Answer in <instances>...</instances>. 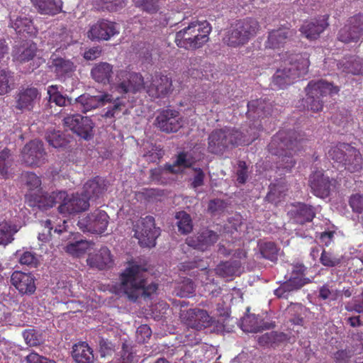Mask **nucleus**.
Masks as SVG:
<instances>
[{"instance_id":"nucleus-1","label":"nucleus","mask_w":363,"mask_h":363,"mask_svg":"<svg viewBox=\"0 0 363 363\" xmlns=\"http://www.w3.org/2000/svg\"><path fill=\"white\" fill-rule=\"evenodd\" d=\"M114 88L121 94L130 92L135 94L145 89L152 99H162L172 92V81L167 75L160 72L152 77L149 84H145L140 73L125 69L116 72Z\"/></svg>"},{"instance_id":"nucleus-2","label":"nucleus","mask_w":363,"mask_h":363,"mask_svg":"<svg viewBox=\"0 0 363 363\" xmlns=\"http://www.w3.org/2000/svg\"><path fill=\"white\" fill-rule=\"evenodd\" d=\"M301 134L294 130H280L268 145L270 153L279 157L277 167L284 173L290 172L296 164L293 156L303 141Z\"/></svg>"},{"instance_id":"nucleus-3","label":"nucleus","mask_w":363,"mask_h":363,"mask_svg":"<svg viewBox=\"0 0 363 363\" xmlns=\"http://www.w3.org/2000/svg\"><path fill=\"white\" fill-rule=\"evenodd\" d=\"M257 137L256 132L252 135H244L240 130L224 127L213 130L208 138V151L214 155H222L230 149L239 145H250Z\"/></svg>"},{"instance_id":"nucleus-4","label":"nucleus","mask_w":363,"mask_h":363,"mask_svg":"<svg viewBox=\"0 0 363 363\" xmlns=\"http://www.w3.org/2000/svg\"><path fill=\"white\" fill-rule=\"evenodd\" d=\"M310 61L306 53L293 55L291 60L282 68L277 70L272 77L271 86L273 89H284L293 84L296 79L308 73Z\"/></svg>"},{"instance_id":"nucleus-5","label":"nucleus","mask_w":363,"mask_h":363,"mask_svg":"<svg viewBox=\"0 0 363 363\" xmlns=\"http://www.w3.org/2000/svg\"><path fill=\"white\" fill-rule=\"evenodd\" d=\"M211 32V26L208 21H192L176 33L174 42L179 48L194 50L209 40Z\"/></svg>"},{"instance_id":"nucleus-6","label":"nucleus","mask_w":363,"mask_h":363,"mask_svg":"<svg viewBox=\"0 0 363 363\" xmlns=\"http://www.w3.org/2000/svg\"><path fill=\"white\" fill-rule=\"evenodd\" d=\"M146 269L138 264H131L121 275V288L125 295H153L157 290V284L151 283L147 284V281L142 278L141 272Z\"/></svg>"},{"instance_id":"nucleus-7","label":"nucleus","mask_w":363,"mask_h":363,"mask_svg":"<svg viewBox=\"0 0 363 363\" xmlns=\"http://www.w3.org/2000/svg\"><path fill=\"white\" fill-rule=\"evenodd\" d=\"M260 29L259 23L253 18L236 21L226 32L223 40L229 47L238 48L246 45Z\"/></svg>"},{"instance_id":"nucleus-8","label":"nucleus","mask_w":363,"mask_h":363,"mask_svg":"<svg viewBox=\"0 0 363 363\" xmlns=\"http://www.w3.org/2000/svg\"><path fill=\"white\" fill-rule=\"evenodd\" d=\"M340 89L332 83L320 79L312 80L306 87V98L303 101L308 110L319 112L323 110L324 97L337 94Z\"/></svg>"},{"instance_id":"nucleus-9","label":"nucleus","mask_w":363,"mask_h":363,"mask_svg":"<svg viewBox=\"0 0 363 363\" xmlns=\"http://www.w3.org/2000/svg\"><path fill=\"white\" fill-rule=\"evenodd\" d=\"M134 237L141 247H152L160 235V228L155 225V218L146 216L140 218L133 225Z\"/></svg>"},{"instance_id":"nucleus-10","label":"nucleus","mask_w":363,"mask_h":363,"mask_svg":"<svg viewBox=\"0 0 363 363\" xmlns=\"http://www.w3.org/2000/svg\"><path fill=\"white\" fill-rule=\"evenodd\" d=\"M108 223V213L104 210L96 208L80 218L77 225L84 233L102 234L106 230Z\"/></svg>"},{"instance_id":"nucleus-11","label":"nucleus","mask_w":363,"mask_h":363,"mask_svg":"<svg viewBox=\"0 0 363 363\" xmlns=\"http://www.w3.org/2000/svg\"><path fill=\"white\" fill-rule=\"evenodd\" d=\"M65 196V191H53L51 194H48L43 191L41 189L35 193H26L25 201L30 207H37L40 210H46L52 208L56 203H60Z\"/></svg>"},{"instance_id":"nucleus-12","label":"nucleus","mask_w":363,"mask_h":363,"mask_svg":"<svg viewBox=\"0 0 363 363\" xmlns=\"http://www.w3.org/2000/svg\"><path fill=\"white\" fill-rule=\"evenodd\" d=\"M180 318L186 325L197 330L211 326L214 320L206 311L195 308L180 310Z\"/></svg>"},{"instance_id":"nucleus-13","label":"nucleus","mask_w":363,"mask_h":363,"mask_svg":"<svg viewBox=\"0 0 363 363\" xmlns=\"http://www.w3.org/2000/svg\"><path fill=\"white\" fill-rule=\"evenodd\" d=\"M63 125L78 136L88 140L93 135L92 120L79 113L69 115L64 118Z\"/></svg>"},{"instance_id":"nucleus-14","label":"nucleus","mask_w":363,"mask_h":363,"mask_svg":"<svg viewBox=\"0 0 363 363\" xmlns=\"http://www.w3.org/2000/svg\"><path fill=\"white\" fill-rule=\"evenodd\" d=\"M119 34L118 24L107 19H100L92 24L87 31V37L91 40H109Z\"/></svg>"},{"instance_id":"nucleus-15","label":"nucleus","mask_w":363,"mask_h":363,"mask_svg":"<svg viewBox=\"0 0 363 363\" xmlns=\"http://www.w3.org/2000/svg\"><path fill=\"white\" fill-rule=\"evenodd\" d=\"M40 99V93L37 88L21 87L15 96V108L21 113L30 111Z\"/></svg>"},{"instance_id":"nucleus-16","label":"nucleus","mask_w":363,"mask_h":363,"mask_svg":"<svg viewBox=\"0 0 363 363\" xmlns=\"http://www.w3.org/2000/svg\"><path fill=\"white\" fill-rule=\"evenodd\" d=\"M21 154L23 161L28 166H40L45 163L46 153L40 140H34L28 143Z\"/></svg>"},{"instance_id":"nucleus-17","label":"nucleus","mask_w":363,"mask_h":363,"mask_svg":"<svg viewBox=\"0 0 363 363\" xmlns=\"http://www.w3.org/2000/svg\"><path fill=\"white\" fill-rule=\"evenodd\" d=\"M328 14L306 21L299 28V31L306 38L310 40L318 39L329 26Z\"/></svg>"},{"instance_id":"nucleus-18","label":"nucleus","mask_w":363,"mask_h":363,"mask_svg":"<svg viewBox=\"0 0 363 363\" xmlns=\"http://www.w3.org/2000/svg\"><path fill=\"white\" fill-rule=\"evenodd\" d=\"M156 122L162 131L168 133L177 132L183 125L179 111L172 109L161 111L156 118Z\"/></svg>"},{"instance_id":"nucleus-19","label":"nucleus","mask_w":363,"mask_h":363,"mask_svg":"<svg viewBox=\"0 0 363 363\" xmlns=\"http://www.w3.org/2000/svg\"><path fill=\"white\" fill-rule=\"evenodd\" d=\"M287 215L293 223L304 225L313 220L316 216V209L313 206L297 202L291 204V208L288 211Z\"/></svg>"},{"instance_id":"nucleus-20","label":"nucleus","mask_w":363,"mask_h":363,"mask_svg":"<svg viewBox=\"0 0 363 363\" xmlns=\"http://www.w3.org/2000/svg\"><path fill=\"white\" fill-rule=\"evenodd\" d=\"M333 180L325 176L323 170L313 172L309 177V186L312 193L320 198H326L330 195Z\"/></svg>"},{"instance_id":"nucleus-21","label":"nucleus","mask_w":363,"mask_h":363,"mask_svg":"<svg viewBox=\"0 0 363 363\" xmlns=\"http://www.w3.org/2000/svg\"><path fill=\"white\" fill-rule=\"evenodd\" d=\"M218 240V235L213 230L208 228L203 229L196 235L189 236L186 239V243L194 249L201 251L207 250Z\"/></svg>"},{"instance_id":"nucleus-22","label":"nucleus","mask_w":363,"mask_h":363,"mask_svg":"<svg viewBox=\"0 0 363 363\" xmlns=\"http://www.w3.org/2000/svg\"><path fill=\"white\" fill-rule=\"evenodd\" d=\"M58 207L59 212L63 214H74L86 210L89 207V202L82 194L72 195L68 197L67 194L61 200Z\"/></svg>"},{"instance_id":"nucleus-23","label":"nucleus","mask_w":363,"mask_h":363,"mask_svg":"<svg viewBox=\"0 0 363 363\" xmlns=\"http://www.w3.org/2000/svg\"><path fill=\"white\" fill-rule=\"evenodd\" d=\"M112 100L113 96L108 93L99 96L84 94L76 99L75 106L81 111L86 113L99 106L104 105L106 102H111Z\"/></svg>"},{"instance_id":"nucleus-24","label":"nucleus","mask_w":363,"mask_h":363,"mask_svg":"<svg viewBox=\"0 0 363 363\" xmlns=\"http://www.w3.org/2000/svg\"><path fill=\"white\" fill-rule=\"evenodd\" d=\"M35 277L31 273L14 271L11 276V284L22 294H32L36 289Z\"/></svg>"},{"instance_id":"nucleus-25","label":"nucleus","mask_w":363,"mask_h":363,"mask_svg":"<svg viewBox=\"0 0 363 363\" xmlns=\"http://www.w3.org/2000/svg\"><path fill=\"white\" fill-rule=\"evenodd\" d=\"M293 31L286 27L281 26L277 29L272 30L268 33L265 47L270 49H279L285 45Z\"/></svg>"},{"instance_id":"nucleus-26","label":"nucleus","mask_w":363,"mask_h":363,"mask_svg":"<svg viewBox=\"0 0 363 363\" xmlns=\"http://www.w3.org/2000/svg\"><path fill=\"white\" fill-rule=\"evenodd\" d=\"M106 190V181L99 177H96L88 180L84 184L83 192L82 194L89 201L90 199L99 198L104 194Z\"/></svg>"},{"instance_id":"nucleus-27","label":"nucleus","mask_w":363,"mask_h":363,"mask_svg":"<svg viewBox=\"0 0 363 363\" xmlns=\"http://www.w3.org/2000/svg\"><path fill=\"white\" fill-rule=\"evenodd\" d=\"M88 264L99 270L109 268L113 264L111 251L106 247H101L97 252L89 255Z\"/></svg>"},{"instance_id":"nucleus-28","label":"nucleus","mask_w":363,"mask_h":363,"mask_svg":"<svg viewBox=\"0 0 363 363\" xmlns=\"http://www.w3.org/2000/svg\"><path fill=\"white\" fill-rule=\"evenodd\" d=\"M338 69L346 74L363 75V59L357 55L345 57L337 64Z\"/></svg>"},{"instance_id":"nucleus-29","label":"nucleus","mask_w":363,"mask_h":363,"mask_svg":"<svg viewBox=\"0 0 363 363\" xmlns=\"http://www.w3.org/2000/svg\"><path fill=\"white\" fill-rule=\"evenodd\" d=\"M195 163V160L192 155L186 151L179 152L176 155V159L173 164H165L167 169L172 174H178L182 169H188L192 167Z\"/></svg>"},{"instance_id":"nucleus-30","label":"nucleus","mask_w":363,"mask_h":363,"mask_svg":"<svg viewBox=\"0 0 363 363\" xmlns=\"http://www.w3.org/2000/svg\"><path fill=\"white\" fill-rule=\"evenodd\" d=\"M272 105L265 99L252 100L247 103L249 117L264 118L271 114Z\"/></svg>"},{"instance_id":"nucleus-31","label":"nucleus","mask_w":363,"mask_h":363,"mask_svg":"<svg viewBox=\"0 0 363 363\" xmlns=\"http://www.w3.org/2000/svg\"><path fill=\"white\" fill-rule=\"evenodd\" d=\"M286 341H291V336L278 331L268 332L257 337L258 343L264 347H276Z\"/></svg>"},{"instance_id":"nucleus-32","label":"nucleus","mask_w":363,"mask_h":363,"mask_svg":"<svg viewBox=\"0 0 363 363\" xmlns=\"http://www.w3.org/2000/svg\"><path fill=\"white\" fill-rule=\"evenodd\" d=\"M274 327L272 323H262L255 314L244 317L241 322V328L245 333H258L261 329H269Z\"/></svg>"},{"instance_id":"nucleus-33","label":"nucleus","mask_w":363,"mask_h":363,"mask_svg":"<svg viewBox=\"0 0 363 363\" xmlns=\"http://www.w3.org/2000/svg\"><path fill=\"white\" fill-rule=\"evenodd\" d=\"M72 356L77 363H92L94 359L92 349L85 342L73 346Z\"/></svg>"},{"instance_id":"nucleus-34","label":"nucleus","mask_w":363,"mask_h":363,"mask_svg":"<svg viewBox=\"0 0 363 363\" xmlns=\"http://www.w3.org/2000/svg\"><path fill=\"white\" fill-rule=\"evenodd\" d=\"M37 51V45L33 42H28L14 50L13 57L14 60L25 63L33 60L36 56Z\"/></svg>"},{"instance_id":"nucleus-35","label":"nucleus","mask_w":363,"mask_h":363,"mask_svg":"<svg viewBox=\"0 0 363 363\" xmlns=\"http://www.w3.org/2000/svg\"><path fill=\"white\" fill-rule=\"evenodd\" d=\"M112 74L113 66L108 62L96 64L91 70V75L94 81L103 84L110 82Z\"/></svg>"},{"instance_id":"nucleus-36","label":"nucleus","mask_w":363,"mask_h":363,"mask_svg":"<svg viewBox=\"0 0 363 363\" xmlns=\"http://www.w3.org/2000/svg\"><path fill=\"white\" fill-rule=\"evenodd\" d=\"M352 145L349 143H338L330 146L326 155L328 160L338 163L342 166L347 152L351 149Z\"/></svg>"},{"instance_id":"nucleus-37","label":"nucleus","mask_w":363,"mask_h":363,"mask_svg":"<svg viewBox=\"0 0 363 363\" xmlns=\"http://www.w3.org/2000/svg\"><path fill=\"white\" fill-rule=\"evenodd\" d=\"M342 167L350 172H359L363 167V158L358 149L352 146L345 157Z\"/></svg>"},{"instance_id":"nucleus-38","label":"nucleus","mask_w":363,"mask_h":363,"mask_svg":"<svg viewBox=\"0 0 363 363\" xmlns=\"http://www.w3.org/2000/svg\"><path fill=\"white\" fill-rule=\"evenodd\" d=\"M35 7L41 14L54 16L61 12V0H33Z\"/></svg>"},{"instance_id":"nucleus-39","label":"nucleus","mask_w":363,"mask_h":363,"mask_svg":"<svg viewBox=\"0 0 363 363\" xmlns=\"http://www.w3.org/2000/svg\"><path fill=\"white\" fill-rule=\"evenodd\" d=\"M241 262L238 260L221 262L215 269L219 277L227 278L238 276L240 274Z\"/></svg>"},{"instance_id":"nucleus-40","label":"nucleus","mask_w":363,"mask_h":363,"mask_svg":"<svg viewBox=\"0 0 363 363\" xmlns=\"http://www.w3.org/2000/svg\"><path fill=\"white\" fill-rule=\"evenodd\" d=\"M52 67L54 69V72L56 75L59 77H63L67 75L71 74L75 69L74 63L67 59L55 57L52 55L51 57Z\"/></svg>"},{"instance_id":"nucleus-41","label":"nucleus","mask_w":363,"mask_h":363,"mask_svg":"<svg viewBox=\"0 0 363 363\" xmlns=\"http://www.w3.org/2000/svg\"><path fill=\"white\" fill-rule=\"evenodd\" d=\"M14 160L10 149L4 147L0 151V177L8 179L12 174Z\"/></svg>"},{"instance_id":"nucleus-42","label":"nucleus","mask_w":363,"mask_h":363,"mask_svg":"<svg viewBox=\"0 0 363 363\" xmlns=\"http://www.w3.org/2000/svg\"><path fill=\"white\" fill-rule=\"evenodd\" d=\"M10 24L18 33L35 35L37 33L33 21L27 16H18L14 21H11Z\"/></svg>"},{"instance_id":"nucleus-43","label":"nucleus","mask_w":363,"mask_h":363,"mask_svg":"<svg viewBox=\"0 0 363 363\" xmlns=\"http://www.w3.org/2000/svg\"><path fill=\"white\" fill-rule=\"evenodd\" d=\"M337 38L343 43L349 44L358 43L362 37L345 22L338 30Z\"/></svg>"},{"instance_id":"nucleus-44","label":"nucleus","mask_w":363,"mask_h":363,"mask_svg":"<svg viewBox=\"0 0 363 363\" xmlns=\"http://www.w3.org/2000/svg\"><path fill=\"white\" fill-rule=\"evenodd\" d=\"M305 284L303 279L298 277L290 278L274 291V295H284L301 288Z\"/></svg>"},{"instance_id":"nucleus-45","label":"nucleus","mask_w":363,"mask_h":363,"mask_svg":"<svg viewBox=\"0 0 363 363\" xmlns=\"http://www.w3.org/2000/svg\"><path fill=\"white\" fill-rule=\"evenodd\" d=\"M175 218L177 220V225L181 234L186 235L192 231L193 223L189 214L185 211H179L176 213Z\"/></svg>"},{"instance_id":"nucleus-46","label":"nucleus","mask_w":363,"mask_h":363,"mask_svg":"<svg viewBox=\"0 0 363 363\" xmlns=\"http://www.w3.org/2000/svg\"><path fill=\"white\" fill-rule=\"evenodd\" d=\"M110 103H112V105L108 107L106 112L103 116L106 118H115L126 110L123 97L114 98L113 96V100Z\"/></svg>"},{"instance_id":"nucleus-47","label":"nucleus","mask_w":363,"mask_h":363,"mask_svg":"<svg viewBox=\"0 0 363 363\" xmlns=\"http://www.w3.org/2000/svg\"><path fill=\"white\" fill-rule=\"evenodd\" d=\"M91 242L85 240H80L68 244L66 246V252L72 256L79 257L84 255L90 247Z\"/></svg>"},{"instance_id":"nucleus-48","label":"nucleus","mask_w":363,"mask_h":363,"mask_svg":"<svg viewBox=\"0 0 363 363\" xmlns=\"http://www.w3.org/2000/svg\"><path fill=\"white\" fill-rule=\"evenodd\" d=\"M259 251L262 257L270 261L277 259L278 248L274 242H265L259 245Z\"/></svg>"},{"instance_id":"nucleus-49","label":"nucleus","mask_w":363,"mask_h":363,"mask_svg":"<svg viewBox=\"0 0 363 363\" xmlns=\"http://www.w3.org/2000/svg\"><path fill=\"white\" fill-rule=\"evenodd\" d=\"M165 164L151 169L150 171V179L157 184H166L169 181V174Z\"/></svg>"},{"instance_id":"nucleus-50","label":"nucleus","mask_w":363,"mask_h":363,"mask_svg":"<svg viewBox=\"0 0 363 363\" xmlns=\"http://www.w3.org/2000/svg\"><path fill=\"white\" fill-rule=\"evenodd\" d=\"M46 140L50 145L55 148L67 145L68 140L60 131L51 130L47 133Z\"/></svg>"},{"instance_id":"nucleus-51","label":"nucleus","mask_w":363,"mask_h":363,"mask_svg":"<svg viewBox=\"0 0 363 363\" xmlns=\"http://www.w3.org/2000/svg\"><path fill=\"white\" fill-rule=\"evenodd\" d=\"M23 337L26 343L30 347L40 345L44 342L42 333L34 329L23 331Z\"/></svg>"},{"instance_id":"nucleus-52","label":"nucleus","mask_w":363,"mask_h":363,"mask_svg":"<svg viewBox=\"0 0 363 363\" xmlns=\"http://www.w3.org/2000/svg\"><path fill=\"white\" fill-rule=\"evenodd\" d=\"M26 185L28 187V193H35L40 191L41 188V179L33 172H28L24 175Z\"/></svg>"},{"instance_id":"nucleus-53","label":"nucleus","mask_w":363,"mask_h":363,"mask_svg":"<svg viewBox=\"0 0 363 363\" xmlns=\"http://www.w3.org/2000/svg\"><path fill=\"white\" fill-rule=\"evenodd\" d=\"M13 231L11 225L7 222L0 223V245H7L13 240Z\"/></svg>"},{"instance_id":"nucleus-54","label":"nucleus","mask_w":363,"mask_h":363,"mask_svg":"<svg viewBox=\"0 0 363 363\" xmlns=\"http://www.w3.org/2000/svg\"><path fill=\"white\" fill-rule=\"evenodd\" d=\"M48 94L50 102L55 103L59 106H65L67 102L70 103V99L61 94L55 86L48 87Z\"/></svg>"},{"instance_id":"nucleus-55","label":"nucleus","mask_w":363,"mask_h":363,"mask_svg":"<svg viewBox=\"0 0 363 363\" xmlns=\"http://www.w3.org/2000/svg\"><path fill=\"white\" fill-rule=\"evenodd\" d=\"M176 295H189L195 291L194 282L189 278H184L176 286Z\"/></svg>"},{"instance_id":"nucleus-56","label":"nucleus","mask_w":363,"mask_h":363,"mask_svg":"<svg viewBox=\"0 0 363 363\" xmlns=\"http://www.w3.org/2000/svg\"><path fill=\"white\" fill-rule=\"evenodd\" d=\"M18 262L21 265L28 266L30 268L37 267L39 260L35 252L30 251L23 252L19 257Z\"/></svg>"},{"instance_id":"nucleus-57","label":"nucleus","mask_w":363,"mask_h":363,"mask_svg":"<svg viewBox=\"0 0 363 363\" xmlns=\"http://www.w3.org/2000/svg\"><path fill=\"white\" fill-rule=\"evenodd\" d=\"M97 5L102 11L113 12L122 9L123 1V0H98Z\"/></svg>"},{"instance_id":"nucleus-58","label":"nucleus","mask_w":363,"mask_h":363,"mask_svg":"<svg viewBox=\"0 0 363 363\" xmlns=\"http://www.w3.org/2000/svg\"><path fill=\"white\" fill-rule=\"evenodd\" d=\"M320 262L325 267H333L341 263V259L323 250L320 257Z\"/></svg>"},{"instance_id":"nucleus-59","label":"nucleus","mask_w":363,"mask_h":363,"mask_svg":"<svg viewBox=\"0 0 363 363\" xmlns=\"http://www.w3.org/2000/svg\"><path fill=\"white\" fill-rule=\"evenodd\" d=\"M346 23L363 38V13H359L350 16Z\"/></svg>"},{"instance_id":"nucleus-60","label":"nucleus","mask_w":363,"mask_h":363,"mask_svg":"<svg viewBox=\"0 0 363 363\" xmlns=\"http://www.w3.org/2000/svg\"><path fill=\"white\" fill-rule=\"evenodd\" d=\"M160 0H135V4L143 11L152 13L159 9Z\"/></svg>"},{"instance_id":"nucleus-61","label":"nucleus","mask_w":363,"mask_h":363,"mask_svg":"<svg viewBox=\"0 0 363 363\" xmlns=\"http://www.w3.org/2000/svg\"><path fill=\"white\" fill-rule=\"evenodd\" d=\"M11 78H12L11 72L0 69V95H4L9 91V80Z\"/></svg>"},{"instance_id":"nucleus-62","label":"nucleus","mask_w":363,"mask_h":363,"mask_svg":"<svg viewBox=\"0 0 363 363\" xmlns=\"http://www.w3.org/2000/svg\"><path fill=\"white\" fill-rule=\"evenodd\" d=\"M349 204L353 212L362 213L363 211V194H352L350 198Z\"/></svg>"},{"instance_id":"nucleus-63","label":"nucleus","mask_w":363,"mask_h":363,"mask_svg":"<svg viewBox=\"0 0 363 363\" xmlns=\"http://www.w3.org/2000/svg\"><path fill=\"white\" fill-rule=\"evenodd\" d=\"M130 350L131 348L125 345H123L121 357L114 359L111 363H132L133 361L134 355L133 352Z\"/></svg>"},{"instance_id":"nucleus-64","label":"nucleus","mask_w":363,"mask_h":363,"mask_svg":"<svg viewBox=\"0 0 363 363\" xmlns=\"http://www.w3.org/2000/svg\"><path fill=\"white\" fill-rule=\"evenodd\" d=\"M26 363H55L54 360H51L45 357L39 355L36 352H30L26 357Z\"/></svg>"}]
</instances>
